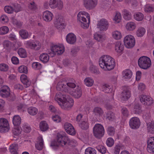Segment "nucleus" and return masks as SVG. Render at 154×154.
<instances>
[{"mask_svg":"<svg viewBox=\"0 0 154 154\" xmlns=\"http://www.w3.org/2000/svg\"><path fill=\"white\" fill-rule=\"evenodd\" d=\"M122 19V17L121 13L118 12H116L112 20L113 22L115 24H117L121 22Z\"/></svg>","mask_w":154,"mask_h":154,"instance_id":"nucleus-23","label":"nucleus"},{"mask_svg":"<svg viewBox=\"0 0 154 154\" xmlns=\"http://www.w3.org/2000/svg\"><path fill=\"white\" fill-rule=\"evenodd\" d=\"M32 67L35 69H39L41 68L42 66L41 64L39 63L35 62L32 63Z\"/></svg>","mask_w":154,"mask_h":154,"instance_id":"nucleus-60","label":"nucleus"},{"mask_svg":"<svg viewBox=\"0 0 154 154\" xmlns=\"http://www.w3.org/2000/svg\"><path fill=\"white\" fill-rule=\"evenodd\" d=\"M53 16L52 13L50 11L47 10L43 12L42 17L44 21L49 22L52 20Z\"/></svg>","mask_w":154,"mask_h":154,"instance_id":"nucleus-16","label":"nucleus"},{"mask_svg":"<svg viewBox=\"0 0 154 154\" xmlns=\"http://www.w3.org/2000/svg\"><path fill=\"white\" fill-rule=\"evenodd\" d=\"M39 128L41 131H45L48 129L49 126L46 121H43L39 123Z\"/></svg>","mask_w":154,"mask_h":154,"instance_id":"nucleus-29","label":"nucleus"},{"mask_svg":"<svg viewBox=\"0 0 154 154\" xmlns=\"http://www.w3.org/2000/svg\"><path fill=\"white\" fill-rule=\"evenodd\" d=\"M124 48V46L120 42H117L116 43L115 49L117 53L122 54Z\"/></svg>","mask_w":154,"mask_h":154,"instance_id":"nucleus-24","label":"nucleus"},{"mask_svg":"<svg viewBox=\"0 0 154 154\" xmlns=\"http://www.w3.org/2000/svg\"><path fill=\"white\" fill-rule=\"evenodd\" d=\"M9 69L8 65L6 63H0V71L2 72H7Z\"/></svg>","mask_w":154,"mask_h":154,"instance_id":"nucleus-45","label":"nucleus"},{"mask_svg":"<svg viewBox=\"0 0 154 154\" xmlns=\"http://www.w3.org/2000/svg\"><path fill=\"white\" fill-rule=\"evenodd\" d=\"M132 75V72L129 69L125 70L122 72V78L125 80L130 79Z\"/></svg>","mask_w":154,"mask_h":154,"instance_id":"nucleus-22","label":"nucleus"},{"mask_svg":"<svg viewBox=\"0 0 154 154\" xmlns=\"http://www.w3.org/2000/svg\"><path fill=\"white\" fill-rule=\"evenodd\" d=\"M147 124L149 131L152 134H154V121L149 122Z\"/></svg>","mask_w":154,"mask_h":154,"instance_id":"nucleus-50","label":"nucleus"},{"mask_svg":"<svg viewBox=\"0 0 154 154\" xmlns=\"http://www.w3.org/2000/svg\"><path fill=\"white\" fill-rule=\"evenodd\" d=\"M22 129L19 127L15 128L13 130V133L14 137H18L20 134Z\"/></svg>","mask_w":154,"mask_h":154,"instance_id":"nucleus-49","label":"nucleus"},{"mask_svg":"<svg viewBox=\"0 0 154 154\" xmlns=\"http://www.w3.org/2000/svg\"><path fill=\"white\" fill-rule=\"evenodd\" d=\"M11 23L14 25L18 26H20L22 25V23L21 22L18 21L14 18H12L11 19Z\"/></svg>","mask_w":154,"mask_h":154,"instance_id":"nucleus-58","label":"nucleus"},{"mask_svg":"<svg viewBox=\"0 0 154 154\" xmlns=\"http://www.w3.org/2000/svg\"><path fill=\"white\" fill-rule=\"evenodd\" d=\"M25 44L27 47L37 50L40 49L42 47L41 43L38 41L32 42L29 41L26 42Z\"/></svg>","mask_w":154,"mask_h":154,"instance_id":"nucleus-12","label":"nucleus"},{"mask_svg":"<svg viewBox=\"0 0 154 154\" xmlns=\"http://www.w3.org/2000/svg\"><path fill=\"white\" fill-rule=\"evenodd\" d=\"M134 19L137 21H142L144 18V15L141 12H137L135 13L133 15Z\"/></svg>","mask_w":154,"mask_h":154,"instance_id":"nucleus-32","label":"nucleus"},{"mask_svg":"<svg viewBox=\"0 0 154 154\" xmlns=\"http://www.w3.org/2000/svg\"><path fill=\"white\" fill-rule=\"evenodd\" d=\"M78 20L80 23L81 26L84 29L88 28L90 22L89 14L85 11L79 12L77 16Z\"/></svg>","mask_w":154,"mask_h":154,"instance_id":"nucleus-4","label":"nucleus"},{"mask_svg":"<svg viewBox=\"0 0 154 154\" xmlns=\"http://www.w3.org/2000/svg\"><path fill=\"white\" fill-rule=\"evenodd\" d=\"M52 120L56 123H59L61 122V118L58 115L53 116L51 117Z\"/></svg>","mask_w":154,"mask_h":154,"instance_id":"nucleus-55","label":"nucleus"},{"mask_svg":"<svg viewBox=\"0 0 154 154\" xmlns=\"http://www.w3.org/2000/svg\"><path fill=\"white\" fill-rule=\"evenodd\" d=\"M64 128L68 134L72 135H74L75 134L76 132L75 129L71 124L68 123H66L64 125Z\"/></svg>","mask_w":154,"mask_h":154,"instance_id":"nucleus-17","label":"nucleus"},{"mask_svg":"<svg viewBox=\"0 0 154 154\" xmlns=\"http://www.w3.org/2000/svg\"><path fill=\"white\" fill-rule=\"evenodd\" d=\"M10 128V125L8 121L5 118H0V132H8Z\"/></svg>","mask_w":154,"mask_h":154,"instance_id":"nucleus-9","label":"nucleus"},{"mask_svg":"<svg viewBox=\"0 0 154 154\" xmlns=\"http://www.w3.org/2000/svg\"><path fill=\"white\" fill-rule=\"evenodd\" d=\"M131 94L128 90L124 91L121 94V99L123 100H128L131 97Z\"/></svg>","mask_w":154,"mask_h":154,"instance_id":"nucleus-30","label":"nucleus"},{"mask_svg":"<svg viewBox=\"0 0 154 154\" xmlns=\"http://www.w3.org/2000/svg\"><path fill=\"white\" fill-rule=\"evenodd\" d=\"M43 140L42 136H39L37 138L35 147L38 150H41L43 147Z\"/></svg>","mask_w":154,"mask_h":154,"instance_id":"nucleus-20","label":"nucleus"},{"mask_svg":"<svg viewBox=\"0 0 154 154\" xmlns=\"http://www.w3.org/2000/svg\"><path fill=\"white\" fill-rule=\"evenodd\" d=\"M97 4V0H84V5L87 8L92 9Z\"/></svg>","mask_w":154,"mask_h":154,"instance_id":"nucleus-15","label":"nucleus"},{"mask_svg":"<svg viewBox=\"0 0 154 154\" xmlns=\"http://www.w3.org/2000/svg\"><path fill=\"white\" fill-rule=\"evenodd\" d=\"M123 17L126 20H129L131 19L132 16L131 12L125 9L123 12Z\"/></svg>","mask_w":154,"mask_h":154,"instance_id":"nucleus-33","label":"nucleus"},{"mask_svg":"<svg viewBox=\"0 0 154 154\" xmlns=\"http://www.w3.org/2000/svg\"><path fill=\"white\" fill-rule=\"evenodd\" d=\"M20 36L22 38H30V35L26 30L22 29L19 32Z\"/></svg>","mask_w":154,"mask_h":154,"instance_id":"nucleus-41","label":"nucleus"},{"mask_svg":"<svg viewBox=\"0 0 154 154\" xmlns=\"http://www.w3.org/2000/svg\"><path fill=\"white\" fill-rule=\"evenodd\" d=\"M17 71L19 73H24L25 74H27L28 72L27 66L24 65L20 66L18 68Z\"/></svg>","mask_w":154,"mask_h":154,"instance_id":"nucleus-38","label":"nucleus"},{"mask_svg":"<svg viewBox=\"0 0 154 154\" xmlns=\"http://www.w3.org/2000/svg\"><path fill=\"white\" fill-rule=\"evenodd\" d=\"M79 125L82 129L86 130L88 128V119H86L79 123Z\"/></svg>","mask_w":154,"mask_h":154,"instance_id":"nucleus-39","label":"nucleus"},{"mask_svg":"<svg viewBox=\"0 0 154 154\" xmlns=\"http://www.w3.org/2000/svg\"><path fill=\"white\" fill-rule=\"evenodd\" d=\"M12 63L15 65H17L19 63V60L17 57L13 56L11 58Z\"/></svg>","mask_w":154,"mask_h":154,"instance_id":"nucleus-63","label":"nucleus"},{"mask_svg":"<svg viewBox=\"0 0 154 154\" xmlns=\"http://www.w3.org/2000/svg\"><path fill=\"white\" fill-rule=\"evenodd\" d=\"M20 79L21 82L26 87H28L30 85L31 82L26 75L22 74L20 77Z\"/></svg>","mask_w":154,"mask_h":154,"instance_id":"nucleus-27","label":"nucleus"},{"mask_svg":"<svg viewBox=\"0 0 154 154\" xmlns=\"http://www.w3.org/2000/svg\"><path fill=\"white\" fill-rule=\"evenodd\" d=\"M97 149L102 154L105 153L106 151L105 147L102 145H98L97 147Z\"/></svg>","mask_w":154,"mask_h":154,"instance_id":"nucleus-57","label":"nucleus"},{"mask_svg":"<svg viewBox=\"0 0 154 154\" xmlns=\"http://www.w3.org/2000/svg\"><path fill=\"white\" fill-rule=\"evenodd\" d=\"M98 63L100 67L106 71L112 70L116 65L114 59L108 55H104L100 57L99 59Z\"/></svg>","mask_w":154,"mask_h":154,"instance_id":"nucleus-3","label":"nucleus"},{"mask_svg":"<svg viewBox=\"0 0 154 154\" xmlns=\"http://www.w3.org/2000/svg\"><path fill=\"white\" fill-rule=\"evenodd\" d=\"M17 52L19 56L21 58H25L27 56L26 50L23 48H21L19 49Z\"/></svg>","mask_w":154,"mask_h":154,"instance_id":"nucleus-44","label":"nucleus"},{"mask_svg":"<svg viewBox=\"0 0 154 154\" xmlns=\"http://www.w3.org/2000/svg\"><path fill=\"white\" fill-rule=\"evenodd\" d=\"M139 66L143 69H147L150 68L152 65L151 59L146 56H143L140 57L138 60Z\"/></svg>","mask_w":154,"mask_h":154,"instance_id":"nucleus-5","label":"nucleus"},{"mask_svg":"<svg viewBox=\"0 0 154 154\" xmlns=\"http://www.w3.org/2000/svg\"><path fill=\"white\" fill-rule=\"evenodd\" d=\"M5 11L8 14H12L14 12L13 7L10 5L6 6L4 7Z\"/></svg>","mask_w":154,"mask_h":154,"instance_id":"nucleus-48","label":"nucleus"},{"mask_svg":"<svg viewBox=\"0 0 154 154\" xmlns=\"http://www.w3.org/2000/svg\"><path fill=\"white\" fill-rule=\"evenodd\" d=\"M108 26V21L105 19H102L98 21L97 28L100 31H106L107 29Z\"/></svg>","mask_w":154,"mask_h":154,"instance_id":"nucleus-11","label":"nucleus"},{"mask_svg":"<svg viewBox=\"0 0 154 154\" xmlns=\"http://www.w3.org/2000/svg\"><path fill=\"white\" fill-rule=\"evenodd\" d=\"M55 27L59 30H62L65 28L66 26L65 21L62 16L57 17L54 22Z\"/></svg>","mask_w":154,"mask_h":154,"instance_id":"nucleus-8","label":"nucleus"},{"mask_svg":"<svg viewBox=\"0 0 154 154\" xmlns=\"http://www.w3.org/2000/svg\"><path fill=\"white\" fill-rule=\"evenodd\" d=\"M94 83V80L91 77H86L84 80V84L86 86L88 87H91L93 86Z\"/></svg>","mask_w":154,"mask_h":154,"instance_id":"nucleus-28","label":"nucleus"},{"mask_svg":"<svg viewBox=\"0 0 154 154\" xmlns=\"http://www.w3.org/2000/svg\"><path fill=\"white\" fill-rule=\"evenodd\" d=\"M51 50L53 56L57 55H61L65 51V47L62 44L54 45L51 48Z\"/></svg>","mask_w":154,"mask_h":154,"instance_id":"nucleus-6","label":"nucleus"},{"mask_svg":"<svg viewBox=\"0 0 154 154\" xmlns=\"http://www.w3.org/2000/svg\"><path fill=\"white\" fill-rule=\"evenodd\" d=\"M12 121L14 126L19 125L21 123V118L18 115H15L13 117Z\"/></svg>","mask_w":154,"mask_h":154,"instance_id":"nucleus-37","label":"nucleus"},{"mask_svg":"<svg viewBox=\"0 0 154 154\" xmlns=\"http://www.w3.org/2000/svg\"><path fill=\"white\" fill-rule=\"evenodd\" d=\"M146 31V29L144 28L140 27L136 31V35L139 37H142L145 33Z\"/></svg>","mask_w":154,"mask_h":154,"instance_id":"nucleus-36","label":"nucleus"},{"mask_svg":"<svg viewBox=\"0 0 154 154\" xmlns=\"http://www.w3.org/2000/svg\"><path fill=\"white\" fill-rule=\"evenodd\" d=\"M4 47L5 48L8 49L11 48L13 47V45H12L10 42L8 40L5 41L3 43Z\"/></svg>","mask_w":154,"mask_h":154,"instance_id":"nucleus-56","label":"nucleus"},{"mask_svg":"<svg viewBox=\"0 0 154 154\" xmlns=\"http://www.w3.org/2000/svg\"><path fill=\"white\" fill-rule=\"evenodd\" d=\"M125 27L127 31H132L136 29V25L134 22H128L126 24Z\"/></svg>","mask_w":154,"mask_h":154,"instance_id":"nucleus-26","label":"nucleus"},{"mask_svg":"<svg viewBox=\"0 0 154 154\" xmlns=\"http://www.w3.org/2000/svg\"><path fill=\"white\" fill-rule=\"evenodd\" d=\"M10 94V90L7 86L5 85L1 88L0 92V95L3 97H8Z\"/></svg>","mask_w":154,"mask_h":154,"instance_id":"nucleus-18","label":"nucleus"},{"mask_svg":"<svg viewBox=\"0 0 154 154\" xmlns=\"http://www.w3.org/2000/svg\"><path fill=\"white\" fill-rule=\"evenodd\" d=\"M57 2L56 0H50L49 2V6L52 9L57 8Z\"/></svg>","mask_w":154,"mask_h":154,"instance_id":"nucleus-54","label":"nucleus"},{"mask_svg":"<svg viewBox=\"0 0 154 154\" xmlns=\"http://www.w3.org/2000/svg\"><path fill=\"white\" fill-rule=\"evenodd\" d=\"M65 84L63 82H59L57 85V89L58 91H64L66 92V85H64Z\"/></svg>","mask_w":154,"mask_h":154,"instance_id":"nucleus-43","label":"nucleus"},{"mask_svg":"<svg viewBox=\"0 0 154 154\" xmlns=\"http://www.w3.org/2000/svg\"><path fill=\"white\" fill-rule=\"evenodd\" d=\"M9 31V28L7 26H4L0 28V35H4L7 34Z\"/></svg>","mask_w":154,"mask_h":154,"instance_id":"nucleus-51","label":"nucleus"},{"mask_svg":"<svg viewBox=\"0 0 154 154\" xmlns=\"http://www.w3.org/2000/svg\"><path fill=\"white\" fill-rule=\"evenodd\" d=\"M93 133L94 136L97 138H100L104 135V130L103 126L99 124L95 125L93 128Z\"/></svg>","mask_w":154,"mask_h":154,"instance_id":"nucleus-7","label":"nucleus"},{"mask_svg":"<svg viewBox=\"0 0 154 154\" xmlns=\"http://www.w3.org/2000/svg\"><path fill=\"white\" fill-rule=\"evenodd\" d=\"M54 100L60 107L63 109L71 108L74 103V101L72 98L60 92L57 93L56 94Z\"/></svg>","mask_w":154,"mask_h":154,"instance_id":"nucleus-2","label":"nucleus"},{"mask_svg":"<svg viewBox=\"0 0 154 154\" xmlns=\"http://www.w3.org/2000/svg\"><path fill=\"white\" fill-rule=\"evenodd\" d=\"M85 154H96V151L94 148L88 147L85 150Z\"/></svg>","mask_w":154,"mask_h":154,"instance_id":"nucleus-53","label":"nucleus"},{"mask_svg":"<svg viewBox=\"0 0 154 154\" xmlns=\"http://www.w3.org/2000/svg\"><path fill=\"white\" fill-rule=\"evenodd\" d=\"M111 34L114 38H121L123 37V35L121 32L118 30L113 31Z\"/></svg>","mask_w":154,"mask_h":154,"instance_id":"nucleus-34","label":"nucleus"},{"mask_svg":"<svg viewBox=\"0 0 154 154\" xmlns=\"http://www.w3.org/2000/svg\"><path fill=\"white\" fill-rule=\"evenodd\" d=\"M114 140L111 137L108 138L106 141V143L108 146L111 147L114 144Z\"/></svg>","mask_w":154,"mask_h":154,"instance_id":"nucleus-59","label":"nucleus"},{"mask_svg":"<svg viewBox=\"0 0 154 154\" xmlns=\"http://www.w3.org/2000/svg\"><path fill=\"white\" fill-rule=\"evenodd\" d=\"M66 92L69 93V91H74V88L75 87V85L73 83L69 82L66 83Z\"/></svg>","mask_w":154,"mask_h":154,"instance_id":"nucleus-40","label":"nucleus"},{"mask_svg":"<svg viewBox=\"0 0 154 154\" xmlns=\"http://www.w3.org/2000/svg\"><path fill=\"white\" fill-rule=\"evenodd\" d=\"M68 143L69 145L75 146L77 145V141L73 139H69L64 133L60 132L57 134L55 139L52 142L51 146L55 149L59 146H63Z\"/></svg>","mask_w":154,"mask_h":154,"instance_id":"nucleus-1","label":"nucleus"},{"mask_svg":"<svg viewBox=\"0 0 154 154\" xmlns=\"http://www.w3.org/2000/svg\"><path fill=\"white\" fill-rule=\"evenodd\" d=\"M124 43L126 48L130 49L134 46L135 41V39H124Z\"/></svg>","mask_w":154,"mask_h":154,"instance_id":"nucleus-19","label":"nucleus"},{"mask_svg":"<svg viewBox=\"0 0 154 154\" xmlns=\"http://www.w3.org/2000/svg\"><path fill=\"white\" fill-rule=\"evenodd\" d=\"M146 143L148 152L150 153H154V137L148 138Z\"/></svg>","mask_w":154,"mask_h":154,"instance_id":"nucleus-13","label":"nucleus"},{"mask_svg":"<svg viewBox=\"0 0 154 154\" xmlns=\"http://www.w3.org/2000/svg\"><path fill=\"white\" fill-rule=\"evenodd\" d=\"M132 111L134 113L137 114L141 113L142 111L141 109L138 104L134 105Z\"/></svg>","mask_w":154,"mask_h":154,"instance_id":"nucleus-42","label":"nucleus"},{"mask_svg":"<svg viewBox=\"0 0 154 154\" xmlns=\"http://www.w3.org/2000/svg\"><path fill=\"white\" fill-rule=\"evenodd\" d=\"M39 59L43 63H47L49 60V56L46 53H42L40 54Z\"/></svg>","mask_w":154,"mask_h":154,"instance_id":"nucleus-31","label":"nucleus"},{"mask_svg":"<svg viewBox=\"0 0 154 154\" xmlns=\"http://www.w3.org/2000/svg\"><path fill=\"white\" fill-rule=\"evenodd\" d=\"M13 7L14 12L17 13L22 10V8L20 5L19 4H16L14 5Z\"/></svg>","mask_w":154,"mask_h":154,"instance_id":"nucleus-62","label":"nucleus"},{"mask_svg":"<svg viewBox=\"0 0 154 154\" xmlns=\"http://www.w3.org/2000/svg\"><path fill=\"white\" fill-rule=\"evenodd\" d=\"M76 90L75 91H69V93L74 96L76 98H79L82 95V91L81 90V88L79 87L76 88Z\"/></svg>","mask_w":154,"mask_h":154,"instance_id":"nucleus-25","label":"nucleus"},{"mask_svg":"<svg viewBox=\"0 0 154 154\" xmlns=\"http://www.w3.org/2000/svg\"><path fill=\"white\" fill-rule=\"evenodd\" d=\"M94 38H106L104 34H101L100 32L95 33L94 35Z\"/></svg>","mask_w":154,"mask_h":154,"instance_id":"nucleus-61","label":"nucleus"},{"mask_svg":"<svg viewBox=\"0 0 154 154\" xmlns=\"http://www.w3.org/2000/svg\"><path fill=\"white\" fill-rule=\"evenodd\" d=\"M93 114L97 118H103V112L102 109L100 107H96L93 109Z\"/></svg>","mask_w":154,"mask_h":154,"instance_id":"nucleus-21","label":"nucleus"},{"mask_svg":"<svg viewBox=\"0 0 154 154\" xmlns=\"http://www.w3.org/2000/svg\"><path fill=\"white\" fill-rule=\"evenodd\" d=\"M140 100L141 103L148 105H152L154 102L150 96L143 95L140 96Z\"/></svg>","mask_w":154,"mask_h":154,"instance_id":"nucleus-14","label":"nucleus"},{"mask_svg":"<svg viewBox=\"0 0 154 154\" xmlns=\"http://www.w3.org/2000/svg\"><path fill=\"white\" fill-rule=\"evenodd\" d=\"M27 111L30 115L34 116L38 113V109L35 107L31 106L28 108Z\"/></svg>","mask_w":154,"mask_h":154,"instance_id":"nucleus-35","label":"nucleus"},{"mask_svg":"<svg viewBox=\"0 0 154 154\" xmlns=\"http://www.w3.org/2000/svg\"><path fill=\"white\" fill-rule=\"evenodd\" d=\"M17 147V145L13 144L10 145L9 147L10 152L12 154H20L16 150V149Z\"/></svg>","mask_w":154,"mask_h":154,"instance_id":"nucleus-46","label":"nucleus"},{"mask_svg":"<svg viewBox=\"0 0 154 154\" xmlns=\"http://www.w3.org/2000/svg\"><path fill=\"white\" fill-rule=\"evenodd\" d=\"M129 125L132 129H137L139 128L140 125V120L137 117H133L130 120Z\"/></svg>","mask_w":154,"mask_h":154,"instance_id":"nucleus-10","label":"nucleus"},{"mask_svg":"<svg viewBox=\"0 0 154 154\" xmlns=\"http://www.w3.org/2000/svg\"><path fill=\"white\" fill-rule=\"evenodd\" d=\"M5 102L3 100L0 99V112H2L4 110Z\"/></svg>","mask_w":154,"mask_h":154,"instance_id":"nucleus-64","label":"nucleus"},{"mask_svg":"<svg viewBox=\"0 0 154 154\" xmlns=\"http://www.w3.org/2000/svg\"><path fill=\"white\" fill-rule=\"evenodd\" d=\"M9 21L8 17L5 15H3L0 17V21L2 23H8Z\"/></svg>","mask_w":154,"mask_h":154,"instance_id":"nucleus-52","label":"nucleus"},{"mask_svg":"<svg viewBox=\"0 0 154 154\" xmlns=\"http://www.w3.org/2000/svg\"><path fill=\"white\" fill-rule=\"evenodd\" d=\"M144 10L146 12H151L154 11V7L152 5L147 4L144 7Z\"/></svg>","mask_w":154,"mask_h":154,"instance_id":"nucleus-47","label":"nucleus"}]
</instances>
